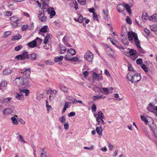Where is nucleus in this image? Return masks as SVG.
<instances>
[{"label": "nucleus", "mask_w": 157, "mask_h": 157, "mask_svg": "<svg viewBox=\"0 0 157 157\" xmlns=\"http://www.w3.org/2000/svg\"><path fill=\"white\" fill-rule=\"evenodd\" d=\"M22 71L23 72H21V73H23L24 75L23 77L19 78L18 79L22 80V82H21V85H28L29 83L28 78L29 77L30 73V68L27 69L24 68Z\"/></svg>", "instance_id": "f257e3e1"}, {"label": "nucleus", "mask_w": 157, "mask_h": 157, "mask_svg": "<svg viewBox=\"0 0 157 157\" xmlns=\"http://www.w3.org/2000/svg\"><path fill=\"white\" fill-rule=\"evenodd\" d=\"M84 58L89 62L92 61L94 58L93 53L90 51H87L84 56Z\"/></svg>", "instance_id": "f03ea898"}, {"label": "nucleus", "mask_w": 157, "mask_h": 157, "mask_svg": "<svg viewBox=\"0 0 157 157\" xmlns=\"http://www.w3.org/2000/svg\"><path fill=\"white\" fill-rule=\"evenodd\" d=\"M39 40L40 42L42 41V40L38 37H37L35 39L32 41L28 43L27 45L30 48H33L36 47L37 45L36 40Z\"/></svg>", "instance_id": "7ed1b4c3"}, {"label": "nucleus", "mask_w": 157, "mask_h": 157, "mask_svg": "<svg viewBox=\"0 0 157 157\" xmlns=\"http://www.w3.org/2000/svg\"><path fill=\"white\" fill-rule=\"evenodd\" d=\"M141 78V77L140 74L138 73H135L133 75L132 83H133L134 82H138L140 81Z\"/></svg>", "instance_id": "20e7f679"}, {"label": "nucleus", "mask_w": 157, "mask_h": 157, "mask_svg": "<svg viewBox=\"0 0 157 157\" xmlns=\"http://www.w3.org/2000/svg\"><path fill=\"white\" fill-rule=\"evenodd\" d=\"M128 39L132 43V42L133 41V38L134 39L136 36H137V35L136 33L132 31L128 32Z\"/></svg>", "instance_id": "39448f33"}, {"label": "nucleus", "mask_w": 157, "mask_h": 157, "mask_svg": "<svg viewBox=\"0 0 157 157\" xmlns=\"http://www.w3.org/2000/svg\"><path fill=\"white\" fill-rule=\"evenodd\" d=\"M47 12L48 13L50 14V18H53L56 14L54 8L52 7H49Z\"/></svg>", "instance_id": "423d86ee"}, {"label": "nucleus", "mask_w": 157, "mask_h": 157, "mask_svg": "<svg viewBox=\"0 0 157 157\" xmlns=\"http://www.w3.org/2000/svg\"><path fill=\"white\" fill-rule=\"evenodd\" d=\"M105 46L106 47V48L105 51L107 54L109 56H113L114 51L113 50L107 45Z\"/></svg>", "instance_id": "0eeeda50"}, {"label": "nucleus", "mask_w": 157, "mask_h": 157, "mask_svg": "<svg viewBox=\"0 0 157 157\" xmlns=\"http://www.w3.org/2000/svg\"><path fill=\"white\" fill-rule=\"evenodd\" d=\"M151 122V123L150 121L149 122V125L151 131H153L154 130H156L157 128V127L155 124L154 123L153 120H152Z\"/></svg>", "instance_id": "6e6552de"}, {"label": "nucleus", "mask_w": 157, "mask_h": 157, "mask_svg": "<svg viewBox=\"0 0 157 157\" xmlns=\"http://www.w3.org/2000/svg\"><path fill=\"white\" fill-rule=\"evenodd\" d=\"M64 59L66 60L69 61H73L76 62L79 59L76 57H74L71 58L68 57L67 55L64 56Z\"/></svg>", "instance_id": "1a4fd4ad"}, {"label": "nucleus", "mask_w": 157, "mask_h": 157, "mask_svg": "<svg viewBox=\"0 0 157 157\" xmlns=\"http://www.w3.org/2000/svg\"><path fill=\"white\" fill-rule=\"evenodd\" d=\"M142 19L144 22H145L148 19H149L148 15L146 12H143L142 15Z\"/></svg>", "instance_id": "9d476101"}, {"label": "nucleus", "mask_w": 157, "mask_h": 157, "mask_svg": "<svg viewBox=\"0 0 157 157\" xmlns=\"http://www.w3.org/2000/svg\"><path fill=\"white\" fill-rule=\"evenodd\" d=\"M48 4L45 3V2H43V6L41 9L43 12H47L48 11L49 7H48Z\"/></svg>", "instance_id": "9b49d317"}, {"label": "nucleus", "mask_w": 157, "mask_h": 157, "mask_svg": "<svg viewBox=\"0 0 157 157\" xmlns=\"http://www.w3.org/2000/svg\"><path fill=\"white\" fill-rule=\"evenodd\" d=\"M155 107L154 105L151 103H150L148 105V106L147 107V110L151 112H153V110H155Z\"/></svg>", "instance_id": "f8f14e48"}, {"label": "nucleus", "mask_w": 157, "mask_h": 157, "mask_svg": "<svg viewBox=\"0 0 157 157\" xmlns=\"http://www.w3.org/2000/svg\"><path fill=\"white\" fill-rule=\"evenodd\" d=\"M23 95L21 93H17L15 96V97L17 100H22L24 99V97Z\"/></svg>", "instance_id": "ddd939ff"}, {"label": "nucleus", "mask_w": 157, "mask_h": 157, "mask_svg": "<svg viewBox=\"0 0 157 157\" xmlns=\"http://www.w3.org/2000/svg\"><path fill=\"white\" fill-rule=\"evenodd\" d=\"M149 20L153 22H157V13L154 14L149 17Z\"/></svg>", "instance_id": "4468645a"}, {"label": "nucleus", "mask_w": 157, "mask_h": 157, "mask_svg": "<svg viewBox=\"0 0 157 157\" xmlns=\"http://www.w3.org/2000/svg\"><path fill=\"white\" fill-rule=\"evenodd\" d=\"M13 112V110L11 108H7L5 109L3 111V113L5 115L11 114Z\"/></svg>", "instance_id": "2eb2a0df"}, {"label": "nucleus", "mask_w": 157, "mask_h": 157, "mask_svg": "<svg viewBox=\"0 0 157 157\" xmlns=\"http://www.w3.org/2000/svg\"><path fill=\"white\" fill-rule=\"evenodd\" d=\"M125 9V6L122 4H119L117 7L118 11L119 12H123Z\"/></svg>", "instance_id": "dca6fc26"}, {"label": "nucleus", "mask_w": 157, "mask_h": 157, "mask_svg": "<svg viewBox=\"0 0 157 157\" xmlns=\"http://www.w3.org/2000/svg\"><path fill=\"white\" fill-rule=\"evenodd\" d=\"M78 18H74V20L78 22L79 23H82L83 19V16L80 14H78Z\"/></svg>", "instance_id": "f3484780"}, {"label": "nucleus", "mask_w": 157, "mask_h": 157, "mask_svg": "<svg viewBox=\"0 0 157 157\" xmlns=\"http://www.w3.org/2000/svg\"><path fill=\"white\" fill-rule=\"evenodd\" d=\"M23 57H24V59H29L30 56L28 54V52L26 51V50H24L22 51V54Z\"/></svg>", "instance_id": "a211bd4d"}, {"label": "nucleus", "mask_w": 157, "mask_h": 157, "mask_svg": "<svg viewBox=\"0 0 157 157\" xmlns=\"http://www.w3.org/2000/svg\"><path fill=\"white\" fill-rule=\"evenodd\" d=\"M13 71L12 69L8 68L6 70H5L3 72V75H8L12 73Z\"/></svg>", "instance_id": "6ab92c4d"}, {"label": "nucleus", "mask_w": 157, "mask_h": 157, "mask_svg": "<svg viewBox=\"0 0 157 157\" xmlns=\"http://www.w3.org/2000/svg\"><path fill=\"white\" fill-rule=\"evenodd\" d=\"M96 131L97 133L100 136H101L102 135V131L103 129L100 126L99 127H97L96 128Z\"/></svg>", "instance_id": "aec40b11"}, {"label": "nucleus", "mask_w": 157, "mask_h": 157, "mask_svg": "<svg viewBox=\"0 0 157 157\" xmlns=\"http://www.w3.org/2000/svg\"><path fill=\"white\" fill-rule=\"evenodd\" d=\"M134 40L136 46L137 47H140V41L138 39L137 35L135 37Z\"/></svg>", "instance_id": "412c9836"}, {"label": "nucleus", "mask_w": 157, "mask_h": 157, "mask_svg": "<svg viewBox=\"0 0 157 157\" xmlns=\"http://www.w3.org/2000/svg\"><path fill=\"white\" fill-rule=\"evenodd\" d=\"M21 36L19 34H17L12 38L11 40L13 41L16 40H19L21 39Z\"/></svg>", "instance_id": "4be33fe9"}, {"label": "nucleus", "mask_w": 157, "mask_h": 157, "mask_svg": "<svg viewBox=\"0 0 157 157\" xmlns=\"http://www.w3.org/2000/svg\"><path fill=\"white\" fill-rule=\"evenodd\" d=\"M59 88L63 92H67L68 90V88L65 86L63 85H60Z\"/></svg>", "instance_id": "5701e85b"}, {"label": "nucleus", "mask_w": 157, "mask_h": 157, "mask_svg": "<svg viewBox=\"0 0 157 157\" xmlns=\"http://www.w3.org/2000/svg\"><path fill=\"white\" fill-rule=\"evenodd\" d=\"M133 76L132 73L131 72L128 73L127 75V79L128 80L130 81L131 83L132 82V80Z\"/></svg>", "instance_id": "b1692460"}, {"label": "nucleus", "mask_w": 157, "mask_h": 157, "mask_svg": "<svg viewBox=\"0 0 157 157\" xmlns=\"http://www.w3.org/2000/svg\"><path fill=\"white\" fill-rule=\"evenodd\" d=\"M67 53L68 54L69 53H70L72 56H73L75 54L76 52L74 49L72 48H70L68 50Z\"/></svg>", "instance_id": "393cba45"}, {"label": "nucleus", "mask_w": 157, "mask_h": 157, "mask_svg": "<svg viewBox=\"0 0 157 157\" xmlns=\"http://www.w3.org/2000/svg\"><path fill=\"white\" fill-rule=\"evenodd\" d=\"M20 93H25V95L26 96L28 95L29 92V91L28 89H20Z\"/></svg>", "instance_id": "a878e982"}, {"label": "nucleus", "mask_w": 157, "mask_h": 157, "mask_svg": "<svg viewBox=\"0 0 157 157\" xmlns=\"http://www.w3.org/2000/svg\"><path fill=\"white\" fill-rule=\"evenodd\" d=\"M61 49L60 53L63 54L65 53L66 51V48L63 45H60Z\"/></svg>", "instance_id": "bb28decb"}, {"label": "nucleus", "mask_w": 157, "mask_h": 157, "mask_svg": "<svg viewBox=\"0 0 157 157\" xmlns=\"http://www.w3.org/2000/svg\"><path fill=\"white\" fill-rule=\"evenodd\" d=\"M17 134H18L19 136L17 137L18 140L24 143H27V142H25V140H24V138L20 135L19 133H17Z\"/></svg>", "instance_id": "cd10ccee"}, {"label": "nucleus", "mask_w": 157, "mask_h": 157, "mask_svg": "<svg viewBox=\"0 0 157 157\" xmlns=\"http://www.w3.org/2000/svg\"><path fill=\"white\" fill-rule=\"evenodd\" d=\"M63 58V56H61L59 57H56L55 58V61L56 62H60L62 60Z\"/></svg>", "instance_id": "c85d7f7f"}, {"label": "nucleus", "mask_w": 157, "mask_h": 157, "mask_svg": "<svg viewBox=\"0 0 157 157\" xmlns=\"http://www.w3.org/2000/svg\"><path fill=\"white\" fill-rule=\"evenodd\" d=\"M10 20L13 22H17L19 18L16 16H13L10 18Z\"/></svg>", "instance_id": "c756f323"}, {"label": "nucleus", "mask_w": 157, "mask_h": 157, "mask_svg": "<svg viewBox=\"0 0 157 157\" xmlns=\"http://www.w3.org/2000/svg\"><path fill=\"white\" fill-rule=\"evenodd\" d=\"M105 98V97H103V96L102 95L99 96H93V100L94 101H95L99 99H100L101 98L104 99Z\"/></svg>", "instance_id": "7c9ffc66"}, {"label": "nucleus", "mask_w": 157, "mask_h": 157, "mask_svg": "<svg viewBox=\"0 0 157 157\" xmlns=\"http://www.w3.org/2000/svg\"><path fill=\"white\" fill-rule=\"evenodd\" d=\"M50 38V34H47L44 38V39L43 42L45 44H47L48 42V40Z\"/></svg>", "instance_id": "2f4dec72"}, {"label": "nucleus", "mask_w": 157, "mask_h": 157, "mask_svg": "<svg viewBox=\"0 0 157 157\" xmlns=\"http://www.w3.org/2000/svg\"><path fill=\"white\" fill-rule=\"evenodd\" d=\"M30 59L31 60H35L37 58V55L35 53H33L30 55Z\"/></svg>", "instance_id": "473e14b6"}, {"label": "nucleus", "mask_w": 157, "mask_h": 157, "mask_svg": "<svg viewBox=\"0 0 157 157\" xmlns=\"http://www.w3.org/2000/svg\"><path fill=\"white\" fill-rule=\"evenodd\" d=\"M125 8H126L127 11L129 14L131 13V7L128 4H126L125 5Z\"/></svg>", "instance_id": "72a5a7b5"}, {"label": "nucleus", "mask_w": 157, "mask_h": 157, "mask_svg": "<svg viewBox=\"0 0 157 157\" xmlns=\"http://www.w3.org/2000/svg\"><path fill=\"white\" fill-rule=\"evenodd\" d=\"M11 120L12 121L13 124H14L17 125L18 124V122L17 121L16 118L15 117H12L11 118Z\"/></svg>", "instance_id": "f704fd0d"}, {"label": "nucleus", "mask_w": 157, "mask_h": 157, "mask_svg": "<svg viewBox=\"0 0 157 157\" xmlns=\"http://www.w3.org/2000/svg\"><path fill=\"white\" fill-rule=\"evenodd\" d=\"M48 27L47 25L43 26L40 30V32L43 33H45L47 32Z\"/></svg>", "instance_id": "c9c22d12"}, {"label": "nucleus", "mask_w": 157, "mask_h": 157, "mask_svg": "<svg viewBox=\"0 0 157 157\" xmlns=\"http://www.w3.org/2000/svg\"><path fill=\"white\" fill-rule=\"evenodd\" d=\"M15 59H16L18 60H24V57H23V56L21 54H20L17 56L15 57Z\"/></svg>", "instance_id": "e433bc0d"}, {"label": "nucleus", "mask_w": 157, "mask_h": 157, "mask_svg": "<svg viewBox=\"0 0 157 157\" xmlns=\"http://www.w3.org/2000/svg\"><path fill=\"white\" fill-rule=\"evenodd\" d=\"M127 53H129L130 55H133L136 53V51L133 49H131Z\"/></svg>", "instance_id": "4c0bfd02"}, {"label": "nucleus", "mask_w": 157, "mask_h": 157, "mask_svg": "<svg viewBox=\"0 0 157 157\" xmlns=\"http://www.w3.org/2000/svg\"><path fill=\"white\" fill-rule=\"evenodd\" d=\"M140 118L141 120L144 121L145 124H147L148 122L147 118L145 117L143 115L140 116Z\"/></svg>", "instance_id": "58836bf2"}, {"label": "nucleus", "mask_w": 157, "mask_h": 157, "mask_svg": "<svg viewBox=\"0 0 157 157\" xmlns=\"http://www.w3.org/2000/svg\"><path fill=\"white\" fill-rule=\"evenodd\" d=\"M59 120L61 121V123L63 124H64L66 122V118L64 116L60 117Z\"/></svg>", "instance_id": "ea45409f"}, {"label": "nucleus", "mask_w": 157, "mask_h": 157, "mask_svg": "<svg viewBox=\"0 0 157 157\" xmlns=\"http://www.w3.org/2000/svg\"><path fill=\"white\" fill-rule=\"evenodd\" d=\"M98 117H99V118L103 119L104 117V115L103 113L101 111H100L98 112Z\"/></svg>", "instance_id": "a19ab883"}, {"label": "nucleus", "mask_w": 157, "mask_h": 157, "mask_svg": "<svg viewBox=\"0 0 157 157\" xmlns=\"http://www.w3.org/2000/svg\"><path fill=\"white\" fill-rule=\"evenodd\" d=\"M103 12L104 14L105 15V16L104 18L105 20H107L108 19V11L107 10L105 11V10H103Z\"/></svg>", "instance_id": "79ce46f5"}, {"label": "nucleus", "mask_w": 157, "mask_h": 157, "mask_svg": "<svg viewBox=\"0 0 157 157\" xmlns=\"http://www.w3.org/2000/svg\"><path fill=\"white\" fill-rule=\"evenodd\" d=\"M101 90V89H103V91L104 92V93L106 95L108 94L109 93V90L107 88H99Z\"/></svg>", "instance_id": "37998d69"}, {"label": "nucleus", "mask_w": 157, "mask_h": 157, "mask_svg": "<svg viewBox=\"0 0 157 157\" xmlns=\"http://www.w3.org/2000/svg\"><path fill=\"white\" fill-rule=\"evenodd\" d=\"M92 76L96 80H98V79L99 75L97 74L96 73L94 72L92 74Z\"/></svg>", "instance_id": "c03bdc74"}, {"label": "nucleus", "mask_w": 157, "mask_h": 157, "mask_svg": "<svg viewBox=\"0 0 157 157\" xmlns=\"http://www.w3.org/2000/svg\"><path fill=\"white\" fill-rule=\"evenodd\" d=\"M141 68L145 72H148L147 68L144 64H142Z\"/></svg>", "instance_id": "a18cd8bd"}, {"label": "nucleus", "mask_w": 157, "mask_h": 157, "mask_svg": "<svg viewBox=\"0 0 157 157\" xmlns=\"http://www.w3.org/2000/svg\"><path fill=\"white\" fill-rule=\"evenodd\" d=\"M39 20L42 22H44L46 21L47 19V17L44 15V16L42 17H41L39 18Z\"/></svg>", "instance_id": "49530a36"}, {"label": "nucleus", "mask_w": 157, "mask_h": 157, "mask_svg": "<svg viewBox=\"0 0 157 157\" xmlns=\"http://www.w3.org/2000/svg\"><path fill=\"white\" fill-rule=\"evenodd\" d=\"M23 46L21 45H19L16 46L15 48V50L16 51H18L22 48Z\"/></svg>", "instance_id": "de8ad7c7"}, {"label": "nucleus", "mask_w": 157, "mask_h": 157, "mask_svg": "<svg viewBox=\"0 0 157 157\" xmlns=\"http://www.w3.org/2000/svg\"><path fill=\"white\" fill-rule=\"evenodd\" d=\"M126 21L129 24H131L132 23L131 19L128 16H127L126 17Z\"/></svg>", "instance_id": "09e8293b"}, {"label": "nucleus", "mask_w": 157, "mask_h": 157, "mask_svg": "<svg viewBox=\"0 0 157 157\" xmlns=\"http://www.w3.org/2000/svg\"><path fill=\"white\" fill-rule=\"evenodd\" d=\"M4 14L7 16H10L12 14V13L10 11H6L4 12Z\"/></svg>", "instance_id": "8fccbe9b"}, {"label": "nucleus", "mask_w": 157, "mask_h": 157, "mask_svg": "<svg viewBox=\"0 0 157 157\" xmlns=\"http://www.w3.org/2000/svg\"><path fill=\"white\" fill-rule=\"evenodd\" d=\"M78 2L81 5H85L86 3V0H78Z\"/></svg>", "instance_id": "3c124183"}, {"label": "nucleus", "mask_w": 157, "mask_h": 157, "mask_svg": "<svg viewBox=\"0 0 157 157\" xmlns=\"http://www.w3.org/2000/svg\"><path fill=\"white\" fill-rule=\"evenodd\" d=\"M151 31L155 32L157 30V25L152 26L151 27Z\"/></svg>", "instance_id": "603ef678"}, {"label": "nucleus", "mask_w": 157, "mask_h": 157, "mask_svg": "<svg viewBox=\"0 0 157 157\" xmlns=\"http://www.w3.org/2000/svg\"><path fill=\"white\" fill-rule=\"evenodd\" d=\"M96 110V106L95 104H93L92 106V111L93 113L95 112Z\"/></svg>", "instance_id": "864d4df0"}, {"label": "nucleus", "mask_w": 157, "mask_h": 157, "mask_svg": "<svg viewBox=\"0 0 157 157\" xmlns=\"http://www.w3.org/2000/svg\"><path fill=\"white\" fill-rule=\"evenodd\" d=\"M45 15L44 12H40L39 11V13L38 15V16L39 18L41 17H42Z\"/></svg>", "instance_id": "5fc2aeb1"}, {"label": "nucleus", "mask_w": 157, "mask_h": 157, "mask_svg": "<svg viewBox=\"0 0 157 157\" xmlns=\"http://www.w3.org/2000/svg\"><path fill=\"white\" fill-rule=\"evenodd\" d=\"M11 25L13 28H15L19 26L18 25V23L17 22H13L11 23Z\"/></svg>", "instance_id": "6e6d98bb"}, {"label": "nucleus", "mask_w": 157, "mask_h": 157, "mask_svg": "<svg viewBox=\"0 0 157 157\" xmlns=\"http://www.w3.org/2000/svg\"><path fill=\"white\" fill-rule=\"evenodd\" d=\"M21 29L22 31H25L27 29H28V25H24L21 27Z\"/></svg>", "instance_id": "4d7b16f0"}, {"label": "nucleus", "mask_w": 157, "mask_h": 157, "mask_svg": "<svg viewBox=\"0 0 157 157\" xmlns=\"http://www.w3.org/2000/svg\"><path fill=\"white\" fill-rule=\"evenodd\" d=\"M11 34V32L10 31L5 32L4 33V37H6L8 36H9Z\"/></svg>", "instance_id": "13d9d810"}, {"label": "nucleus", "mask_w": 157, "mask_h": 157, "mask_svg": "<svg viewBox=\"0 0 157 157\" xmlns=\"http://www.w3.org/2000/svg\"><path fill=\"white\" fill-rule=\"evenodd\" d=\"M12 99V98H7L5 99L3 101V102L4 103H8L10 100Z\"/></svg>", "instance_id": "bf43d9fd"}, {"label": "nucleus", "mask_w": 157, "mask_h": 157, "mask_svg": "<svg viewBox=\"0 0 157 157\" xmlns=\"http://www.w3.org/2000/svg\"><path fill=\"white\" fill-rule=\"evenodd\" d=\"M93 18L94 20H96L98 21V15L94 13Z\"/></svg>", "instance_id": "052dcab7"}, {"label": "nucleus", "mask_w": 157, "mask_h": 157, "mask_svg": "<svg viewBox=\"0 0 157 157\" xmlns=\"http://www.w3.org/2000/svg\"><path fill=\"white\" fill-rule=\"evenodd\" d=\"M144 31L145 33L148 36H150V31L147 28H145L144 29Z\"/></svg>", "instance_id": "680f3d73"}, {"label": "nucleus", "mask_w": 157, "mask_h": 157, "mask_svg": "<svg viewBox=\"0 0 157 157\" xmlns=\"http://www.w3.org/2000/svg\"><path fill=\"white\" fill-rule=\"evenodd\" d=\"M75 115V113L74 112H71L67 114V116L70 117H72Z\"/></svg>", "instance_id": "e2e57ef3"}, {"label": "nucleus", "mask_w": 157, "mask_h": 157, "mask_svg": "<svg viewBox=\"0 0 157 157\" xmlns=\"http://www.w3.org/2000/svg\"><path fill=\"white\" fill-rule=\"evenodd\" d=\"M137 48L138 49V50L140 52V53H144L145 52L144 51L143 49L140 46V47H137Z\"/></svg>", "instance_id": "0e129e2a"}, {"label": "nucleus", "mask_w": 157, "mask_h": 157, "mask_svg": "<svg viewBox=\"0 0 157 157\" xmlns=\"http://www.w3.org/2000/svg\"><path fill=\"white\" fill-rule=\"evenodd\" d=\"M0 84L3 87H5L7 85V82L4 81H2Z\"/></svg>", "instance_id": "69168bd1"}, {"label": "nucleus", "mask_w": 157, "mask_h": 157, "mask_svg": "<svg viewBox=\"0 0 157 157\" xmlns=\"http://www.w3.org/2000/svg\"><path fill=\"white\" fill-rule=\"evenodd\" d=\"M64 128L65 130H67L69 128V124L68 122L66 123L64 125Z\"/></svg>", "instance_id": "338daca9"}, {"label": "nucleus", "mask_w": 157, "mask_h": 157, "mask_svg": "<svg viewBox=\"0 0 157 157\" xmlns=\"http://www.w3.org/2000/svg\"><path fill=\"white\" fill-rule=\"evenodd\" d=\"M142 59H138L136 60V63L137 64H140L142 63Z\"/></svg>", "instance_id": "774afa93"}]
</instances>
